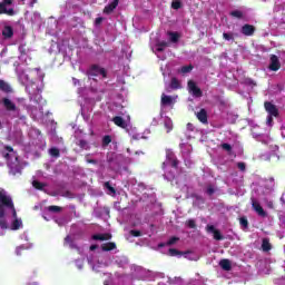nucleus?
Listing matches in <instances>:
<instances>
[{"mask_svg": "<svg viewBox=\"0 0 285 285\" xmlns=\"http://www.w3.org/2000/svg\"><path fill=\"white\" fill-rule=\"evenodd\" d=\"M8 210L11 212L12 217H17V208L12 196L6 189H0V230H8V220H6Z\"/></svg>", "mask_w": 285, "mask_h": 285, "instance_id": "obj_1", "label": "nucleus"}, {"mask_svg": "<svg viewBox=\"0 0 285 285\" xmlns=\"http://www.w3.org/2000/svg\"><path fill=\"white\" fill-rule=\"evenodd\" d=\"M2 157L7 159V164L9 167V175L17 177V175H21V163H19V156L17 151L10 146H4V150L1 153Z\"/></svg>", "mask_w": 285, "mask_h": 285, "instance_id": "obj_2", "label": "nucleus"}, {"mask_svg": "<svg viewBox=\"0 0 285 285\" xmlns=\"http://www.w3.org/2000/svg\"><path fill=\"white\" fill-rule=\"evenodd\" d=\"M87 75L88 77H99L100 75L102 79H106L108 77V71L99 65H91L87 70Z\"/></svg>", "mask_w": 285, "mask_h": 285, "instance_id": "obj_3", "label": "nucleus"}, {"mask_svg": "<svg viewBox=\"0 0 285 285\" xmlns=\"http://www.w3.org/2000/svg\"><path fill=\"white\" fill-rule=\"evenodd\" d=\"M8 6H12V0H0V14H7V17H14L17 11L14 8H8Z\"/></svg>", "mask_w": 285, "mask_h": 285, "instance_id": "obj_4", "label": "nucleus"}, {"mask_svg": "<svg viewBox=\"0 0 285 285\" xmlns=\"http://www.w3.org/2000/svg\"><path fill=\"white\" fill-rule=\"evenodd\" d=\"M188 90L191 92V95L196 98L204 97V91L197 86V83L193 80H189L187 82Z\"/></svg>", "mask_w": 285, "mask_h": 285, "instance_id": "obj_5", "label": "nucleus"}, {"mask_svg": "<svg viewBox=\"0 0 285 285\" xmlns=\"http://www.w3.org/2000/svg\"><path fill=\"white\" fill-rule=\"evenodd\" d=\"M264 108L266 110V112L272 116V117H279V109L277 108L276 105H274L273 102L271 101H265L264 102Z\"/></svg>", "mask_w": 285, "mask_h": 285, "instance_id": "obj_6", "label": "nucleus"}, {"mask_svg": "<svg viewBox=\"0 0 285 285\" xmlns=\"http://www.w3.org/2000/svg\"><path fill=\"white\" fill-rule=\"evenodd\" d=\"M269 70H272V72H277V70H279V68H282V62H279V58L275 55L271 56V62L268 66Z\"/></svg>", "mask_w": 285, "mask_h": 285, "instance_id": "obj_7", "label": "nucleus"}, {"mask_svg": "<svg viewBox=\"0 0 285 285\" xmlns=\"http://www.w3.org/2000/svg\"><path fill=\"white\" fill-rule=\"evenodd\" d=\"M252 208H254L255 213H257L259 217H267L268 215L266 210H264V207H262V205L255 200V198H252Z\"/></svg>", "mask_w": 285, "mask_h": 285, "instance_id": "obj_8", "label": "nucleus"}, {"mask_svg": "<svg viewBox=\"0 0 285 285\" xmlns=\"http://www.w3.org/2000/svg\"><path fill=\"white\" fill-rule=\"evenodd\" d=\"M206 230L207 233H213L214 239H216V242H222L224 239V235H222V232L215 228L213 225H207Z\"/></svg>", "mask_w": 285, "mask_h": 285, "instance_id": "obj_9", "label": "nucleus"}, {"mask_svg": "<svg viewBox=\"0 0 285 285\" xmlns=\"http://www.w3.org/2000/svg\"><path fill=\"white\" fill-rule=\"evenodd\" d=\"M242 35L245 37H253L255 35V26L244 24L240 30Z\"/></svg>", "mask_w": 285, "mask_h": 285, "instance_id": "obj_10", "label": "nucleus"}, {"mask_svg": "<svg viewBox=\"0 0 285 285\" xmlns=\"http://www.w3.org/2000/svg\"><path fill=\"white\" fill-rule=\"evenodd\" d=\"M2 106L8 110L9 112H14L17 110V105L10 100V98H2Z\"/></svg>", "mask_w": 285, "mask_h": 285, "instance_id": "obj_11", "label": "nucleus"}, {"mask_svg": "<svg viewBox=\"0 0 285 285\" xmlns=\"http://www.w3.org/2000/svg\"><path fill=\"white\" fill-rule=\"evenodd\" d=\"M117 6H119V0H114L111 3L107 4L104 8V13L112 14V12H115V10L117 9Z\"/></svg>", "mask_w": 285, "mask_h": 285, "instance_id": "obj_12", "label": "nucleus"}, {"mask_svg": "<svg viewBox=\"0 0 285 285\" xmlns=\"http://www.w3.org/2000/svg\"><path fill=\"white\" fill-rule=\"evenodd\" d=\"M196 117L200 124H208V111L206 109H200L197 114Z\"/></svg>", "mask_w": 285, "mask_h": 285, "instance_id": "obj_13", "label": "nucleus"}, {"mask_svg": "<svg viewBox=\"0 0 285 285\" xmlns=\"http://www.w3.org/2000/svg\"><path fill=\"white\" fill-rule=\"evenodd\" d=\"M2 37H4V39H12V37H14V29H12L11 26H4L2 29Z\"/></svg>", "mask_w": 285, "mask_h": 285, "instance_id": "obj_14", "label": "nucleus"}, {"mask_svg": "<svg viewBox=\"0 0 285 285\" xmlns=\"http://www.w3.org/2000/svg\"><path fill=\"white\" fill-rule=\"evenodd\" d=\"M174 100L170 96L163 94L160 98V106L166 107V106H173Z\"/></svg>", "mask_w": 285, "mask_h": 285, "instance_id": "obj_15", "label": "nucleus"}, {"mask_svg": "<svg viewBox=\"0 0 285 285\" xmlns=\"http://www.w3.org/2000/svg\"><path fill=\"white\" fill-rule=\"evenodd\" d=\"M23 226V222L21 218L17 216V210H16V217H13V222L11 223V230H19Z\"/></svg>", "mask_w": 285, "mask_h": 285, "instance_id": "obj_16", "label": "nucleus"}, {"mask_svg": "<svg viewBox=\"0 0 285 285\" xmlns=\"http://www.w3.org/2000/svg\"><path fill=\"white\" fill-rule=\"evenodd\" d=\"M92 239H95L96 242H108V239H112V235L111 234H95L92 236Z\"/></svg>", "mask_w": 285, "mask_h": 285, "instance_id": "obj_17", "label": "nucleus"}, {"mask_svg": "<svg viewBox=\"0 0 285 285\" xmlns=\"http://www.w3.org/2000/svg\"><path fill=\"white\" fill-rule=\"evenodd\" d=\"M112 121H114L115 126H118L119 128L128 127V124H126V120H124V118H121L120 116L114 117Z\"/></svg>", "mask_w": 285, "mask_h": 285, "instance_id": "obj_18", "label": "nucleus"}, {"mask_svg": "<svg viewBox=\"0 0 285 285\" xmlns=\"http://www.w3.org/2000/svg\"><path fill=\"white\" fill-rule=\"evenodd\" d=\"M115 248H117V244L112 243V242H109V243H104L101 245V249L105 252V253H108L110 250H115Z\"/></svg>", "mask_w": 285, "mask_h": 285, "instance_id": "obj_19", "label": "nucleus"}, {"mask_svg": "<svg viewBox=\"0 0 285 285\" xmlns=\"http://www.w3.org/2000/svg\"><path fill=\"white\" fill-rule=\"evenodd\" d=\"M0 90L2 92L9 94V92H12V87H10V85L4 80H0Z\"/></svg>", "mask_w": 285, "mask_h": 285, "instance_id": "obj_20", "label": "nucleus"}, {"mask_svg": "<svg viewBox=\"0 0 285 285\" xmlns=\"http://www.w3.org/2000/svg\"><path fill=\"white\" fill-rule=\"evenodd\" d=\"M168 253H169L170 257H177V255H188V253H190V252H188V250L187 252H181V250L176 249V248H169Z\"/></svg>", "mask_w": 285, "mask_h": 285, "instance_id": "obj_21", "label": "nucleus"}, {"mask_svg": "<svg viewBox=\"0 0 285 285\" xmlns=\"http://www.w3.org/2000/svg\"><path fill=\"white\" fill-rule=\"evenodd\" d=\"M219 266H220V268H223V271H230V268H233L229 259H222L219 262Z\"/></svg>", "mask_w": 285, "mask_h": 285, "instance_id": "obj_22", "label": "nucleus"}, {"mask_svg": "<svg viewBox=\"0 0 285 285\" xmlns=\"http://www.w3.org/2000/svg\"><path fill=\"white\" fill-rule=\"evenodd\" d=\"M169 88H171V90H179V88H181V83L177 78H171Z\"/></svg>", "mask_w": 285, "mask_h": 285, "instance_id": "obj_23", "label": "nucleus"}, {"mask_svg": "<svg viewBox=\"0 0 285 285\" xmlns=\"http://www.w3.org/2000/svg\"><path fill=\"white\" fill-rule=\"evenodd\" d=\"M168 37L170 38V42L171 43H177V41H179V33L175 32V31H169L168 32Z\"/></svg>", "mask_w": 285, "mask_h": 285, "instance_id": "obj_24", "label": "nucleus"}, {"mask_svg": "<svg viewBox=\"0 0 285 285\" xmlns=\"http://www.w3.org/2000/svg\"><path fill=\"white\" fill-rule=\"evenodd\" d=\"M168 48V43L166 41H160L156 45L157 52H164Z\"/></svg>", "mask_w": 285, "mask_h": 285, "instance_id": "obj_25", "label": "nucleus"}, {"mask_svg": "<svg viewBox=\"0 0 285 285\" xmlns=\"http://www.w3.org/2000/svg\"><path fill=\"white\" fill-rule=\"evenodd\" d=\"M77 145L82 150H90V146L88 145L87 140H85V139H80Z\"/></svg>", "mask_w": 285, "mask_h": 285, "instance_id": "obj_26", "label": "nucleus"}, {"mask_svg": "<svg viewBox=\"0 0 285 285\" xmlns=\"http://www.w3.org/2000/svg\"><path fill=\"white\" fill-rule=\"evenodd\" d=\"M32 186H33V188H36V190H42L43 188H46V184H43L39 180H33Z\"/></svg>", "mask_w": 285, "mask_h": 285, "instance_id": "obj_27", "label": "nucleus"}, {"mask_svg": "<svg viewBox=\"0 0 285 285\" xmlns=\"http://www.w3.org/2000/svg\"><path fill=\"white\" fill-rule=\"evenodd\" d=\"M223 39H225V41H235V33L224 32L223 33Z\"/></svg>", "mask_w": 285, "mask_h": 285, "instance_id": "obj_28", "label": "nucleus"}, {"mask_svg": "<svg viewBox=\"0 0 285 285\" xmlns=\"http://www.w3.org/2000/svg\"><path fill=\"white\" fill-rule=\"evenodd\" d=\"M164 126L167 132H170L173 130V120L170 118L165 119Z\"/></svg>", "mask_w": 285, "mask_h": 285, "instance_id": "obj_29", "label": "nucleus"}, {"mask_svg": "<svg viewBox=\"0 0 285 285\" xmlns=\"http://www.w3.org/2000/svg\"><path fill=\"white\" fill-rule=\"evenodd\" d=\"M49 154L51 155V157H56V158H59L61 155V153L59 151V148L57 147L49 149Z\"/></svg>", "mask_w": 285, "mask_h": 285, "instance_id": "obj_30", "label": "nucleus"}, {"mask_svg": "<svg viewBox=\"0 0 285 285\" xmlns=\"http://www.w3.org/2000/svg\"><path fill=\"white\" fill-rule=\"evenodd\" d=\"M230 17H235L236 19H243L244 13L239 10H234L230 12Z\"/></svg>", "mask_w": 285, "mask_h": 285, "instance_id": "obj_31", "label": "nucleus"}, {"mask_svg": "<svg viewBox=\"0 0 285 285\" xmlns=\"http://www.w3.org/2000/svg\"><path fill=\"white\" fill-rule=\"evenodd\" d=\"M191 71H193V65L183 66V67L180 68V72H181L183 75H187V72H191Z\"/></svg>", "mask_w": 285, "mask_h": 285, "instance_id": "obj_32", "label": "nucleus"}, {"mask_svg": "<svg viewBox=\"0 0 285 285\" xmlns=\"http://www.w3.org/2000/svg\"><path fill=\"white\" fill-rule=\"evenodd\" d=\"M111 142H112V137H110V135L104 136V138H102V146H108Z\"/></svg>", "mask_w": 285, "mask_h": 285, "instance_id": "obj_33", "label": "nucleus"}, {"mask_svg": "<svg viewBox=\"0 0 285 285\" xmlns=\"http://www.w3.org/2000/svg\"><path fill=\"white\" fill-rule=\"evenodd\" d=\"M49 213H61V207L57 205H51L48 207Z\"/></svg>", "mask_w": 285, "mask_h": 285, "instance_id": "obj_34", "label": "nucleus"}, {"mask_svg": "<svg viewBox=\"0 0 285 285\" xmlns=\"http://www.w3.org/2000/svg\"><path fill=\"white\" fill-rule=\"evenodd\" d=\"M262 248H263V250H265V252L271 250V248H272L271 243H269L267 239H264V240H263V244H262Z\"/></svg>", "mask_w": 285, "mask_h": 285, "instance_id": "obj_35", "label": "nucleus"}, {"mask_svg": "<svg viewBox=\"0 0 285 285\" xmlns=\"http://www.w3.org/2000/svg\"><path fill=\"white\" fill-rule=\"evenodd\" d=\"M105 188H107V190H109V193H111L112 195L117 193V189H115V187H111L110 181L105 183Z\"/></svg>", "mask_w": 285, "mask_h": 285, "instance_id": "obj_36", "label": "nucleus"}, {"mask_svg": "<svg viewBox=\"0 0 285 285\" xmlns=\"http://www.w3.org/2000/svg\"><path fill=\"white\" fill-rule=\"evenodd\" d=\"M179 242V237L173 236L169 238V240L166 243V246H174V244H177Z\"/></svg>", "mask_w": 285, "mask_h": 285, "instance_id": "obj_37", "label": "nucleus"}, {"mask_svg": "<svg viewBox=\"0 0 285 285\" xmlns=\"http://www.w3.org/2000/svg\"><path fill=\"white\" fill-rule=\"evenodd\" d=\"M173 10H179L181 8V1L175 0L171 2Z\"/></svg>", "mask_w": 285, "mask_h": 285, "instance_id": "obj_38", "label": "nucleus"}, {"mask_svg": "<svg viewBox=\"0 0 285 285\" xmlns=\"http://www.w3.org/2000/svg\"><path fill=\"white\" fill-rule=\"evenodd\" d=\"M220 148H223V150H226L227 153H232L233 150V146H230V144L228 142L222 144Z\"/></svg>", "mask_w": 285, "mask_h": 285, "instance_id": "obj_39", "label": "nucleus"}, {"mask_svg": "<svg viewBox=\"0 0 285 285\" xmlns=\"http://www.w3.org/2000/svg\"><path fill=\"white\" fill-rule=\"evenodd\" d=\"M166 158H167V161H173L174 159H177V156H175V153L173 151H167L166 154Z\"/></svg>", "mask_w": 285, "mask_h": 285, "instance_id": "obj_40", "label": "nucleus"}, {"mask_svg": "<svg viewBox=\"0 0 285 285\" xmlns=\"http://www.w3.org/2000/svg\"><path fill=\"white\" fill-rule=\"evenodd\" d=\"M206 194L212 197V195H215V187L213 185H208L206 189Z\"/></svg>", "mask_w": 285, "mask_h": 285, "instance_id": "obj_41", "label": "nucleus"}, {"mask_svg": "<svg viewBox=\"0 0 285 285\" xmlns=\"http://www.w3.org/2000/svg\"><path fill=\"white\" fill-rule=\"evenodd\" d=\"M239 224H240V226H243L244 228H248V218H246V217H240V218H239Z\"/></svg>", "mask_w": 285, "mask_h": 285, "instance_id": "obj_42", "label": "nucleus"}, {"mask_svg": "<svg viewBox=\"0 0 285 285\" xmlns=\"http://www.w3.org/2000/svg\"><path fill=\"white\" fill-rule=\"evenodd\" d=\"M186 226H188V228H197V223L195 222V219H188L186 222Z\"/></svg>", "mask_w": 285, "mask_h": 285, "instance_id": "obj_43", "label": "nucleus"}, {"mask_svg": "<svg viewBox=\"0 0 285 285\" xmlns=\"http://www.w3.org/2000/svg\"><path fill=\"white\" fill-rule=\"evenodd\" d=\"M129 235H131V237H141V232L137 229H131L129 232Z\"/></svg>", "mask_w": 285, "mask_h": 285, "instance_id": "obj_44", "label": "nucleus"}, {"mask_svg": "<svg viewBox=\"0 0 285 285\" xmlns=\"http://www.w3.org/2000/svg\"><path fill=\"white\" fill-rule=\"evenodd\" d=\"M171 168H179V159L175 158L174 160L169 161Z\"/></svg>", "mask_w": 285, "mask_h": 285, "instance_id": "obj_45", "label": "nucleus"}, {"mask_svg": "<svg viewBox=\"0 0 285 285\" xmlns=\"http://www.w3.org/2000/svg\"><path fill=\"white\" fill-rule=\"evenodd\" d=\"M33 100L36 101V104H39V101L41 100V89L38 88V95L33 96Z\"/></svg>", "mask_w": 285, "mask_h": 285, "instance_id": "obj_46", "label": "nucleus"}, {"mask_svg": "<svg viewBox=\"0 0 285 285\" xmlns=\"http://www.w3.org/2000/svg\"><path fill=\"white\" fill-rule=\"evenodd\" d=\"M23 250H26V247L23 245L19 246L16 248V254L19 256V255H21V253H23Z\"/></svg>", "mask_w": 285, "mask_h": 285, "instance_id": "obj_47", "label": "nucleus"}, {"mask_svg": "<svg viewBox=\"0 0 285 285\" xmlns=\"http://www.w3.org/2000/svg\"><path fill=\"white\" fill-rule=\"evenodd\" d=\"M65 244H68L70 248H72V238L70 236H66Z\"/></svg>", "mask_w": 285, "mask_h": 285, "instance_id": "obj_48", "label": "nucleus"}, {"mask_svg": "<svg viewBox=\"0 0 285 285\" xmlns=\"http://www.w3.org/2000/svg\"><path fill=\"white\" fill-rule=\"evenodd\" d=\"M237 168L244 173V170H246V164L245 163H238Z\"/></svg>", "mask_w": 285, "mask_h": 285, "instance_id": "obj_49", "label": "nucleus"}, {"mask_svg": "<svg viewBox=\"0 0 285 285\" xmlns=\"http://www.w3.org/2000/svg\"><path fill=\"white\" fill-rule=\"evenodd\" d=\"M102 21H104V18L98 17V18H96L95 23H96V26H100V23H101Z\"/></svg>", "mask_w": 285, "mask_h": 285, "instance_id": "obj_50", "label": "nucleus"}, {"mask_svg": "<svg viewBox=\"0 0 285 285\" xmlns=\"http://www.w3.org/2000/svg\"><path fill=\"white\" fill-rule=\"evenodd\" d=\"M273 117H275V116H267V124H268V126H272L273 125Z\"/></svg>", "mask_w": 285, "mask_h": 285, "instance_id": "obj_51", "label": "nucleus"}, {"mask_svg": "<svg viewBox=\"0 0 285 285\" xmlns=\"http://www.w3.org/2000/svg\"><path fill=\"white\" fill-rule=\"evenodd\" d=\"M99 248V245H91L89 247V250H97Z\"/></svg>", "mask_w": 285, "mask_h": 285, "instance_id": "obj_52", "label": "nucleus"}, {"mask_svg": "<svg viewBox=\"0 0 285 285\" xmlns=\"http://www.w3.org/2000/svg\"><path fill=\"white\" fill-rule=\"evenodd\" d=\"M87 164H94V165H97V160H95V159H87Z\"/></svg>", "mask_w": 285, "mask_h": 285, "instance_id": "obj_53", "label": "nucleus"}, {"mask_svg": "<svg viewBox=\"0 0 285 285\" xmlns=\"http://www.w3.org/2000/svg\"><path fill=\"white\" fill-rule=\"evenodd\" d=\"M73 85L79 86V80L77 78H73Z\"/></svg>", "mask_w": 285, "mask_h": 285, "instance_id": "obj_54", "label": "nucleus"}, {"mask_svg": "<svg viewBox=\"0 0 285 285\" xmlns=\"http://www.w3.org/2000/svg\"><path fill=\"white\" fill-rule=\"evenodd\" d=\"M267 206H268L269 208H274L273 202L267 203Z\"/></svg>", "mask_w": 285, "mask_h": 285, "instance_id": "obj_55", "label": "nucleus"}, {"mask_svg": "<svg viewBox=\"0 0 285 285\" xmlns=\"http://www.w3.org/2000/svg\"><path fill=\"white\" fill-rule=\"evenodd\" d=\"M158 246H159V248H164V246H166V244L160 243Z\"/></svg>", "mask_w": 285, "mask_h": 285, "instance_id": "obj_56", "label": "nucleus"}, {"mask_svg": "<svg viewBox=\"0 0 285 285\" xmlns=\"http://www.w3.org/2000/svg\"><path fill=\"white\" fill-rule=\"evenodd\" d=\"M2 128H3V126H2L1 120H0V129H2Z\"/></svg>", "mask_w": 285, "mask_h": 285, "instance_id": "obj_57", "label": "nucleus"}, {"mask_svg": "<svg viewBox=\"0 0 285 285\" xmlns=\"http://www.w3.org/2000/svg\"><path fill=\"white\" fill-rule=\"evenodd\" d=\"M31 3H37V0H33Z\"/></svg>", "mask_w": 285, "mask_h": 285, "instance_id": "obj_58", "label": "nucleus"}, {"mask_svg": "<svg viewBox=\"0 0 285 285\" xmlns=\"http://www.w3.org/2000/svg\"><path fill=\"white\" fill-rule=\"evenodd\" d=\"M263 1H266V0H263Z\"/></svg>", "mask_w": 285, "mask_h": 285, "instance_id": "obj_59", "label": "nucleus"}]
</instances>
